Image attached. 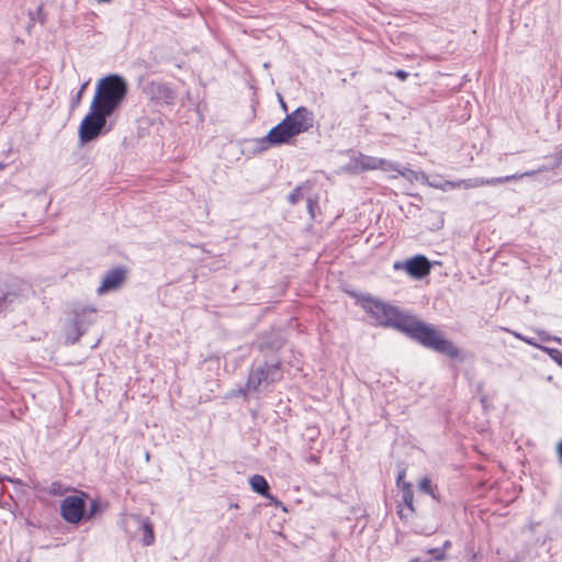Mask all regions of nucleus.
Masks as SVG:
<instances>
[{"label": "nucleus", "instance_id": "nucleus-23", "mask_svg": "<svg viewBox=\"0 0 562 562\" xmlns=\"http://www.w3.org/2000/svg\"><path fill=\"white\" fill-rule=\"evenodd\" d=\"M427 552L432 554L436 561H442L446 558L445 551L442 549H429Z\"/></svg>", "mask_w": 562, "mask_h": 562}, {"label": "nucleus", "instance_id": "nucleus-8", "mask_svg": "<svg viewBox=\"0 0 562 562\" xmlns=\"http://www.w3.org/2000/svg\"><path fill=\"white\" fill-rule=\"evenodd\" d=\"M533 175H536V171L532 170V171H526V172L518 173V175H510V176L490 178V179H484V178L462 179V180L458 181V186H461L464 189H473V188H479V187H484V186H496V184L505 183V182H508L512 180L530 177Z\"/></svg>", "mask_w": 562, "mask_h": 562}, {"label": "nucleus", "instance_id": "nucleus-6", "mask_svg": "<svg viewBox=\"0 0 562 562\" xmlns=\"http://www.w3.org/2000/svg\"><path fill=\"white\" fill-rule=\"evenodd\" d=\"M284 119L295 136L310 131L314 125V113L305 106H299Z\"/></svg>", "mask_w": 562, "mask_h": 562}, {"label": "nucleus", "instance_id": "nucleus-10", "mask_svg": "<svg viewBox=\"0 0 562 562\" xmlns=\"http://www.w3.org/2000/svg\"><path fill=\"white\" fill-rule=\"evenodd\" d=\"M125 278L126 271L123 268H115L108 271L97 290L98 294L103 295L108 292L117 290L124 283Z\"/></svg>", "mask_w": 562, "mask_h": 562}, {"label": "nucleus", "instance_id": "nucleus-19", "mask_svg": "<svg viewBox=\"0 0 562 562\" xmlns=\"http://www.w3.org/2000/svg\"><path fill=\"white\" fill-rule=\"evenodd\" d=\"M542 351L549 355V357L562 367V351L555 348L540 347Z\"/></svg>", "mask_w": 562, "mask_h": 562}, {"label": "nucleus", "instance_id": "nucleus-11", "mask_svg": "<svg viewBox=\"0 0 562 562\" xmlns=\"http://www.w3.org/2000/svg\"><path fill=\"white\" fill-rule=\"evenodd\" d=\"M356 167L361 170H375L380 169L384 172H391V170L396 169V164L391 162L383 158L360 155L355 159Z\"/></svg>", "mask_w": 562, "mask_h": 562}, {"label": "nucleus", "instance_id": "nucleus-20", "mask_svg": "<svg viewBox=\"0 0 562 562\" xmlns=\"http://www.w3.org/2000/svg\"><path fill=\"white\" fill-rule=\"evenodd\" d=\"M418 487H419L420 492L426 493V494L432 496L434 498L436 497L435 490H434V486H432L429 477H423L419 481Z\"/></svg>", "mask_w": 562, "mask_h": 562}, {"label": "nucleus", "instance_id": "nucleus-12", "mask_svg": "<svg viewBox=\"0 0 562 562\" xmlns=\"http://www.w3.org/2000/svg\"><path fill=\"white\" fill-rule=\"evenodd\" d=\"M295 137L294 133L286 124L285 119H283L278 125L272 127L266 136L267 142L272 146H279L283 144H289L291 139Z\"/></svg>", "mask_w": 562, "mask_h": 562}, {"label": "nucleus", "instance_id": "nucleus-18", "mask_svg": "<svg viewBox=\"0 0 562 562\" xmlns=\"http://www.w3.org/2000/svg\"><path fill=\"white\" fill-rule=\"evenodd\" d=\"M68 491L69 488L60 482H53L48 486V493L54 496L65 495Z\"/></svg>", "mask_w": 562, "mask_h": 562}, {"label": "nucleus", "instance_id": "nucleus-22", "mask_svg": "<svg viewBox=\"0 0 562 562\" xmlns=\"http://www.w3.org/2000/svg\"><path fill=\"white\" fill-rule=\"evenodd\" d=\"M288 199L291 204H296L302 199L301 188L297 187L294 189L293 192L289 194Z\"/></svg>", "mask_w": 562, "mask_h": 562}, {"label": "nucleus", "instance_id": "nucleus-2", "mask_svg": "<svg viewBox=\"0 0 562 562\" xmlns=\"http://www.w3.org/2000/svg\"><path fill=\"white\" fill-rule=\"evenodd\" d=\"M127 94V82L120 75H109L101 78L90 105L104 114L112 115L122 104Z\"/></svg>", "mask_w": 562, "mask_h": 562}, {"label": "nucleus", "instance_id": "nucleus-28", "mask_svg": "<svg viewBox=\"0 0 562 562\" xmlns=\"http://www.w3.org/2000/svg\"><path fill=\"white\" fill-rule=\"evenodd\" d=\"M516 336H517L519 339H521V340L526 341L527 344H529V345H531V346H535V347H537V348H539V349H540V347H541L540 345L536 344L532 339L525 338V337H522L521 335H516Z\"/></svg>", "mask_w": 562, "mask_h": 562}, {"label": "nucleus", "instance_id": "nucleus-25", "mask_svg": "<svg viewBox=\"0 0 562 562\" xmlns=\"http://www.w3.org/2000/svg\"><path fill=\"white\" fill-rule=\"evenodd\" d=\"M405 470H402L400 473H398V476H397V481H396V484L400 488H402V484L405 483L403 480L405 477Z\"/></svg>", "mask_w": 562, "mask_h": 562}, {"label": "nucleus", "instance_id": "nucleus-30", "mask_svg": "<svg viewBox=\"0 0 562 562\" xmlns=\"http://www.w3.org/2000/svg\"><path fill=\"white\" fill-rule=\"evenodd\" d=\"M314 206H315V205H314L313 201H312V200H308V202H307V209H308V213L311 214V216H312V217H314V216H315V214H314Z\"/></svg>", "mask_w": 562, "mask_h": 562}, {"label": "nucleus", "instance_id": "nucleus-31", "mask_svg": "<svg viewBox=\"0 0 562 562\" xmlns=\"http://www.w3.org/2000/svg\"><path fill=\"white\" fill-rule=\"evenodd\" d=\"M557 452H558V456H559V461H560V463L562 465V440L557 446Z\"/></svg>", "mask_w": 562, "mask_h": 562}, {"label": "nucleus", "instance_id": "nucleus-36", "mask_svg": "<svg viewBox=\"0 0 562 562\" xmlns=\"http://www.w3.org/2000/svg\"><path fill=\"white\" fill-rule=\"evenodd\" d=\"M149 458H150L149 452H147L145 456L146 461H149Z\"/></svg>", "mask_w": 562, "mask_h": 562}, {"label": "nucleus", "instance_id": "nucleus-37", "mask_svg": "<svg viewBox=\"0 0 562 562\" xmlns=\"http://www.w3.org/2000/svg\"><path fill=\"white\" fill-rule=\"evenodd\" d=\"M5 166L3 164H0V170H2Z\"/></svg>", "mask_w": 562, "mask_h": 562}, {"label": "nucleus", "instance_id": "nucleus-32", "mask_svg": "<svg viewBox=\"0 0 562 562\" xmlns=\"http://www.w3.org/2000/svg\"><path fill=\"white\" fill-rule=\"evenodd\" d=\"M398 515L401 518H407L408 517V514L404 512V509H400L398 510Z\"/></svg>", "mask_w": 562, "mask_h": 562}, {"label": "nucleus", "instance_id": "nucleus-1", "mask_svg": "<svg viewBox=\"0 0 562 562\" xmlns=\"http://www.w3.org/2000/svg\"><path fill=\"white\" fill-rule=\"evenodd\" d=\"M361 306L376 325L397 328L427 348L450 358L459 357V349L439 330L415 317L403 314L397 307L372 297L362 299Z\"/></svg>", "mask_w": 562, "mask_h": 562}, {"label": "nucleus", "instance_id": "nucleus-14", "mask_svg": "<svg viewBox=\"0 0 562 562\" xmlns=\"http://www.w3.org/2000/svg\"><path fill=\"white\" fill-rule=\"evenodd\" d=\"M402 502L406 507L408 514H413L415 512L414 508V493L411 483L402 484Z\"/></svg>", "mask_w": 562, "mask_h": 562}, {"label": "nucleus", "instance_id": "nucleus-26", "mask_svg": "<svg viewBox=\"0 0 562 562\" xmlns=\"http://www.w3.org/2000/svg\"><path fill=\"white\" fill-rule=\"evenodd\" d=\"M3 477V481H8L12 484H15V485H22V481L20 479H14V477H10V476H2Z\"/></svg>", "mask_w": 562, "mask_h": 562}, {"label": "nucleus", "instance_id": "nucleus-24", "mask_svg": "<svg viewBox=\"0 0 562 562\" xmlns=\"http://www.w3.org/2000/svg\"><path fill=\"white\" fill-rule=\"evenodd\" d=\"M99 509V503L93 501L91 504H90V508H89V512H88V518L92 517Z\"/></svg>", "mask_w": 562, "mask_h": 562}, {"label": "nucleus", "instance_id": "nucleus-5", "mask_svg": "<svg viewBox=\"0 0 562 562\" xmlns=\"http://www.w3.org/2000/svg\"><path fill=\"white\" fill-rule=\"evenodd\" d=\"M86 494L65 497L60 503V515L69 524H78L85 515Z\"/></svg>", "mask_w": 562, "mask_h": 562}, {"label": "nucleus", "instance_id": "nucleus-7", "mask_svg": "<svg viewBox=\"0 0 562 562\" xmlns=\"http://www.w3.org/2000/svg\"><path fill=\"white\" fill-rule=\"evenodd\" d=\"M393 268L395 270H405L415 279H422L429 274L431 266L425 256L418 255L406 261L394 262Z\"/></svg>", "mask_w": 562, "mask_h": 562}, {"label": "nucleus", "instance_id": "nucleus-3", "mask_svg": "<svg viewBox=\"0 0 562 562\" xmlns=\"http://www.w3.org/2000/svg\"><path fill=\"white\" fill-rule=\"evenodd\" d=\"M109 114H104L99 109L90 105L89 112L82 119L78 128V138L81 145L88 144L99 136L105 134L106 117Z\"/></svg>", "mask_w": 562, "mask_h": 562}, {"label": "nucleus", "instance_id": "nucleus-4", "mask_svg": "<svg viewBox=\"0 0 562 562\" xmlns=\"http://www.w3.org/2000/svg\"><path fill=\"white\" fill-rule=\"evenodd\" d=\"M279 367L277 364H265L250 372L246 384L247 392H257L262 385L279 380Z\"/></svg>", "mask_w": 562, "mask_h": 562}, {"label": "nucleus", "instance_id": "nucleus-13", "mask_svg": "<svg viewBox=\"0 0 562 562\" xmlns=\"http://www.w3.org/2000/svg\"><path fill=\"white\" fill-rule=\"evenodd\" d=\"M249 484L254 492H256L265 497H270L268 482L262 475H259V474L252 475L249 479Z\"/></svg>", "mask_w": 562, "mask_h": 562}, {"label": "nucleus", "instance_id": "nucleus-34", "mask_svg": "<svg viewBox=\"0 0 562 562\" xmlns=\"http://www.w3.org/2000/svg\"><path fill=\"white\" fill-rule=\"evenodd\" d=\"M8 299H9V295H3L2 297H0V306H2V304H3L4 302H7V301H8Z\"/></svg>", "mask_w": 562, "mask_h": 562}, {"label": "nucleus", "instance_id": "nucleus-33", "mask_svg": "<svg viewBox=\"0 0 562 562\" xmlns=\"http://www.w3.org/2000/svg\"><path fill=\"white\" fill-rule=\"evenodd\" d=\"M280 103H281L282 110L286 112L288 108H286V104H285V102L283 101L282 98H280Z\"/></svg>", "mask_w": 562, "mask_h": 562}, {"label": "nucleus", "instance_id": "nucleus-9", "mask_svg": "<svg viewBox=\"0 0 562 562\" xmlns=\"http://www.w3.org/2000/svg\"><path fill=\"white\" fill-rule=\"evenodd\" d=\"M145 93L157 103H172L176 93L165 83L151 81L144 88Z\"/></svg>", "mask_w": 562, "mask_h": 562}, {"label": "nucleus", "instance_id": "nucleus-29", "mask_svg": "<svg viewBox=\"0 0 562 562\" xmlns=\"http://www.w3.org/2000/svg\"><path fill=\"white\" fill-rule=\"evenodd\" d=\"M446 187L451 188V189L461 188V186H458V181L457 182L447 181L442 188L445 189Z\"/></svg>", "mask_w": 562, "mask_h": 562}, {"label": "nucleus", "instance_id": "nucleus-21", "mask_svg": "<svg viewBox=\"0 0 562 562\" xmlns=\"http://www.w3.org/2000/svg\"><path fill=\"white\" fill-rule=\"evenodd\" d=\"M88 85H89V80L81 85L79 91L77 92V94L74 97V99L71 101V108H76L80 104Z\"/></svg>", "mask_w": 562, "mask_h": 562}, {"label": "nucleus", "instance_id": "nucleus-16", "mask_svg": "<svg viewBox=\"0 0 562 562\" xmlns=\"http://www.w3.org/2000/svg\"><path fill=\"white\" fill-rule=\"evenodd\" d=\"M85 331L86 328H83L78 321H75L71 325V328L67 333L66 339L68 342L75 344L79 340V338L83 335Z\"/></svg>", "mask_w": 562, "mask_h": 562}, {"label": "nucleus", "instance_id": "nucleus-35", "mask_svg": "<svg viewBox=\"0 0 562 562\" xmlns=\"http://www.w3.org/2000/svg\"><path fill=\"white\" fill-rule=\"evenodd\" d=\"M449 546H450V541H446L442 550L445 551V549L448 548Z\"/></svg>", "mask_w": 562, "mask_h": 562}, {"label": "nucleus", "instance_id": "nucleus-17", "mask_svg": "<svg viewBox=\"0 0 562 562\" xmlns=\"http://www.w3.org/2000/svg\"><path fill=\"white\" fill-rule=\"evenodd\" d=\"M392 171L397 172L402 177L408 179L409 181L414 180H420L423 182L428 181V177L425 173L418 175L417 172L411 170V169H400V167L396 165V169H393Z\"/></svg>", "mask_w": 562, "mask_h": 562}, {"label": "nucleus", "instance_id": "nucleus-15", "mask_svg": "<svg viewBox=\"0 0 562 562\" xmlns=\"http://www.w3.org/2000/svg\"><path fill=\"white\" fill-rule=\"evenodd\" d=\"M140 526L143 529V539L142 542L144 546H150L155 541L154 528L149 519H142Z\"/></svg>", "mask_w": 562, "mask_h": 562}, {"label": "nucleus", "instance_id": "nucleus-27", "mask_svg": "<svg viewBox=\"0 0 562 562\" xmlns=\"http://www.w3.org/2000/svg\"><path fill=\"white\" fill-rule=\"evenodd\" d=\"M395 76L401 79L402 81L406 80V78L408 77V74L405 71V70H397L395 71Z\"/></svg>", "mask_w": 562, "mask_h": 562}]
</instances>
